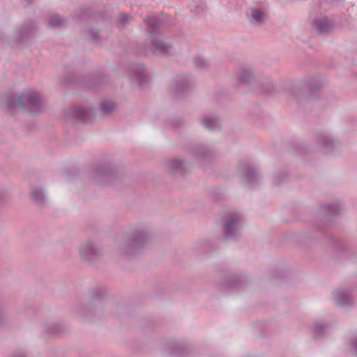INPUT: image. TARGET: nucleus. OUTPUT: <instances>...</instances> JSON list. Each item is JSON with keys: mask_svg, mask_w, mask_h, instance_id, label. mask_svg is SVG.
<instances>
[{"mask_svg": "<svg viewBox=\"0 0 357 357\" xmlns=\"http://www.w3.org/2000/svg\"><path fill=\"white\" fill-rule=\"evenodd\" d=\"M26 97L29 98L28 107L30 108L31 112H34L32 107L37 106L40 104V100L38 95L32 94V95H26Z\"/></svg>", "mask_w": 357, "mask_h": 357, "instance_id": "obj_2", "label": "nucleus"}, {"mask_svg": "<svg viewBox=\"0 0 357 357\" xmlns=\"http://www.w3.org/2000/svg\"><path fill=\"white\" fill-rule=\"evenodd\" d=\"M19 104L21 107H24V102H23V100H22V97H20L19 98Z\"/></svg>", "mask_w": 357, "mask_h": 357, "instance_id": "obj_9", "label": "nucleus"}, {"mask_svg": "<svg viewBox=\"0 0 357 357\" xmlns=\"http://www.w3.org/2000/svg\"><path fill=\"white\" fill-rule=\"evenodd\" d=\"M41 195V192L40 191L38 192V194H36L35 192H32V196L34 199H38Z\"/></svg>", "mask_w": 357, "mask_h": 357, "instance_id": "obj_8", "label": "nucleus"}, {"mask_svg": "<svg viewBox=\"0 0 357 357\" xmlns=\"http://www.w3.org/2000/svg\"><path fill=\"white\" fill-rule=\"evenodd\" d=\"M248 15H251L253 20L258 22H262L265 17V14L262 11L257 9L250 10Z\"/></svg>", "mask_w": 357, "mask_h": 357, "instance_id": "obj_1", "label": "nucleus"}, {"mask_svg": "<svg viewBox=\"0 0 357 357\" xmlns=\"http://www.w3.org/2000/svg\"><path fill=\"white\" fill-rule=\"evenodd\" d=\"M231 228H232V223L230 222H228L226 225V228H225L226 232L227 233L229 232Z\"/></svg>", "mask_w": 357, "mask_h": 357, "instance_id": "obj_7", "label": "nucleus"}, {"mask_svg": "<svg viewBox=\"0 0 357 357\" xmlns=\"http://www.w3.org/2000/svg\"><path fill=\"white\" fill-rule=\"evenodd\" d=\"M153 46H154V52L155 53H158V52L164 53L167 50V46L165 45V44L162 41L155 43L153 45Z\"/></svg>", "mask_w": 357, "mask_h": 357, "instance_id": "obj_3", "label": "nucleus"}, {"mask_svg": "<svg viewBox=\"0 0 357 357\" xmlns=\"http://www.w3.org/2000/svg\"><path fill=\"white\" fill-rule=\"evenodd\" d=\"M215 123H216V122L214 120L211 119H206L203 121V125L204 126V127H206L207 128H212L213 124H215Z\"/></svg>", "mask_w": 357, "mask_h": 357, "instance_id": "obj_4", "label": "nucleus"}, {"mask_svg": "<svg viewBox=\"0 0 357 357\" xmlns=\"http://www.w3.org/2000/svg\"><path fill=\"white\" fill-rule=\"evenodd\" d=\"M146 23L152 26H155L157 24L156 20L155 18H148L146 20Z\"/></svg>", "mask_w": 357, "mask_h": 357, "instance_id": "obj_5", "label": "nucleus"}, {"mask_svg": "<svg viewBox=\"0 0 357 357\" xmlns=\"http://www.w3.org/2000/svg\"><path fill=\"white\" fill-rule=\"evenodd\" d=\"M60 21H61V20L59 17H55L54 18H52L50 20V24L52 26L56 25V24H59Z\"/></svg>", "mask_w": 357, "mask_h": 357, "instance_id": "obj_6", "label": "nucleus"}, {"mask_svg": "<svg viewBox=\"0 0 357 357\" xmlns=\"http://www.w3.org/2000/svg\"><path fill=\"white\" fill-rule=\"evenodd\" d=\"M121 20H122L123 22H125V21H126V19H122Z\"/></svg>", "mask_w": 357, "mask_h": 357, "instance_id": "obj_10", "label": "nucleus"}]
</instances>
